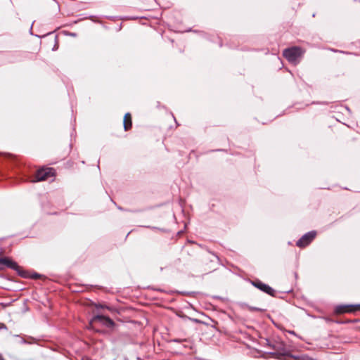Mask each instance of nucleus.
I'll return each mask as SVG.
<instances>
[{
	"instance_id": "obj_5",
	"label": "nucleus",
	"mask_w": 360,
	"mask_h": 360,
	"mask_svg": "<svg viewBox=\"0 0 360 360\" xmlns=\"http://www.w3.org/2000/svg\"><path fill=\"white\" fill-rule=\"evenodd\" d=\"M252 285L260 290L264 292L265 293L269 295H274V290L271 288L269 285L262 283L260 281H255L252 282Z\"/></svg>"
},
{
	"instance_id": "obj_10",
	"label": "nucleus",
	"mask_w": 360,
	"mask_h": 360,
	"mask_svg": "<svg viewBox=\"0 0 360 360\" xmlns=\"http://www.w3.org/2000/svg\"><path fill=\"white\" fill-rule=\"evenodd\" d=\"M174 342H181V341H180V340H174Z\"/></svg>"
},
{
	"instance_id": "obj_2",
	"label": "nucleus",
	"mask_w": 360,
	"mask_h": 360,
	"mask_svg": "<svg viewBox=\"0 0 360 360\" xmlns=\"http://www.w3.org/2000/svg\"><path fill=\"white\" fill-rule=\"evenodd\" d=\"M55 175V170L51 167L42 168L39 169L35 175V180L33 182L41 181L48 179Z\"/></svg>"
},
{
	"instance_id": "obj_7",
	"label": "nucleus",
	"mask_w": 360,
	"mask_h": 360,
	"mask_svg": "<svg viewBox=\"0 0 360 360\" xmlns=\"http://www.w3.org/2000/svg\"><path fill=\"white\" fill-rule=\"evenodd\" d=\"M0 265L6 266L15 270H17L19 268L18 264L9 257L0 258Z\"/></svg>"
},
{
	"instance_id": "obj_9",
	"label": "nucleus",
	"mask_w": 360,
	"mask_h": 360,
	"mask_svg": "<svg viewBox=\"0 0 360 360\" xmlns=\"http://www.w3.org/2000/svg\"><path fill=\"white\" fill-rule=\"evenodd\" d=\"M249 309H250V311H258V310H259V309H258V308H257V307H249Z\"/></svg>"
},
{
	"instance_id": "obj_8",
	"label": "nucleus",
	"mask_w": 360,
	"mask_h": 360,
	"mask_svg": "<svg viewBox=\"0 0 360 360\" xmlns=\"http://www.w3.org/2000/svg\"><path fill=\"white\" fill-rule=\"evenodd\" d=\"M132 125L131 116L130 113H126L124 117V128L125 131L131 129Z\"/></svg>"
},
{
	"instance_id": "obj_3",
	"label": "nucleus",
	"mask_w": 360,
	"mask_h": 360,
	"mask_svg": "<svg viewBox=\"0 0 360 360\" xmlns=\"http://www.w3.org/2000/svg\"><path fill=\"white\" fill-rule=\"evenodd\" d=\"M96 323L101 324L108 328H112L114 326L115 324L113 321L110 319L109 317H106L101 315H97L94 316L90 322L91 325H94Z\"/></svg>"
},
{
	"instance_id": "obj_1",
	"label": "nucleus",
	"mask_w": 360,
	"mask_h": 360,
	"mask_svg": "<svg viewBox=\"0 0 360 360\" xmlns=\"http://www.w3.org/2000/svg\"><path fill=\"white\" fill-rule=\"evenodd\" d=\"M302 49L297 46L286 49L283 51V56L290 63H296L303 55Z\"/></svg>"
},
{
	"instance_id": "obj_11",
	"label": "nucleus",
	"mask_w": 360,
	"mask_h": 360,
	"mask_svg": "<svg viewBox=\"0 0 360 360\" xmlns=\"http://www.w3.org/2000/svg\"><path fill=\"white\" fill-rule=\"evenodd\" d=\"M290 333L295 334V333L293 331H290Z\"/></svg>"
},
{
	"instance_id": "obj_4",
	"label": "nucleus",
	"mask_w": 360,
	"mask_h": 360,
	"mask_svg": "<svg viewBox=\"0 0 360 360\" xmlns=\"http://www.w3.org/2000/svg\"><path fill=\"white\" fill-rule=\"evenodd\" d=\"M315 231H310L304 234L300 239L297 241V246L304 248L308 245L316 237Z\"/></svg>"
},
{
	"instance_id": "obj_6",
	"label": "nucleus",
	"mask_w": 360,
	"mask_h": 360,
	"mask_svg": "<svg viewBox=\"0 0 360 360\" xmlns=\"http://www.w3.org/2000/svg\"><path fill=\"white\" fill-rule=\"evenodd\" d=\"M356 310H360V306L343 305L336 308V312L338 314L350 313Z\"/></svg>"
}]
</instances>
